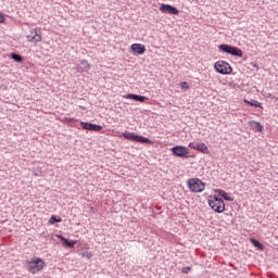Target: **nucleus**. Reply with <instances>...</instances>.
Masks as SVG:
<instances>
[{
	"label": "nucleus",
	"mask_w": 278,
	"mask_h": 278,
	"mask_svg": "<svg viewBox=\"0 0 278 278\" xmlns=\"http://www.w3.org/2000/svg\"><path fill=\"white\" fill-rule=\"evenodd\" d=\"M59 238H60V240H62V242H64L65 247H68L70 249L75 248V245L77 244V241L66 239L63 236H59Z\"/></svg>",
	"instance_id": "17"
},
{
	"label": "nucleus",
	"mask_w": 278,
	"mask_h": 278,
	"mask_svg": "<svg viewBox=\"0 0 278 278\" xmlns=\"http://www.w3.org/2000/svg\"><path fill=\"white\" fill-rule=\"evenodd\" d=\"M223 201L218 195H214L213 200H208V202H219Z\"/></svg>",
	"instance_id": "25"
},
{
	"label": "nucleus",
	"mask_w": 278,
	"mask_h": 278,
	"mask_svg": "<svg viewBox=\"0 0 278 278\" xmlns=\"http://www.w3.org/2000/svg\"><path fill=\"white\" fill-rule=\"evenodd\" d=\"M217 192L218 197H222L224 201H233V198L229 195L225 190L223 189H217L215 190Z\"/></svg>",
	"instance_id": "16"
},
{
	"label": "nucleus",
	"mask_w": 278,
	"mask_h": 278,
	"mask_svg": "<svg viewBox=\"0 0 278 278\" xmlns=\"http://www.w3.org/2000/svg\"><path fill=\"white\" fill-rule=\"evenodd\" d=\"M80 127L87 131H101L103 129V126L88 122H80Z\"/></svg>",
	"instance_id": "8"
},
{
	"label": "nucleus",
	"mask_w": 278,
	"mask_h": 278,
	"mask_svg": "<svg viewBox=\"0 0 278 278\" xmlns=\"http://www.w3.org/2000/svg\"><path fill=\"white\" fill-rule=\"evenodd\" d=\"M122 136L123 138H125V140H130L131 142H139L140 144H151V141L149 138H146L140 135H136L135 132H130L126 130L122 134Z\"/></svg>",
	"instance_id": "4"
},
{
	"label": "nucleus",
	"mask_w": 278,
	"mask_h": 278,
	"mask_svg": "<svg viewBox=\"0 0 278 278\" xmlns=\"http://www.w3.org/2000/svg\"><path fill=\"white\" fill-rule=\"evenodd\" d=\"M250 242L253 244V247L258 249V251H264V244L262 242H260V240L252 238V239H250Z\"/></svg>",
	"instance_id": "19"
},
{
	"label": "nucleus",
	"mask_w": 278,
	"mask_h": 278,
	"mask_svg": "<svg viewBox=\"0 0 278 278\" xmlns=\"http://www.w3.org/2000/svg\"><path fill=\"white\" fill-rule=\"evenodd\" d=\"M0 23H5V16H3V14L0 13Z\"/></svg>",
	"instance_id": "28"
},
{
	"label": "nucleus",
	"mask_w": 278,
	"mask_h": 278,
	"mask_svg": "<svg viewBox=\"0 0 278 278\" xmlns=\"http://www.w3.org/2000/svg\"><path fill=\"white\" fill-rule=\"evenodd\" d=\"M26 270L31 273V275H36V273L45 270V266H47V263L38 256L33 257L30 261H26Z\"/></svg>",
	"instance_id": "1"
},
{
	"label": "nucleus",
	"mask_w": 278,
	"mask_h": 278,
	"mask_svg": "<svg viewBox=\"0 0 278 278\" xmlns=\"http://www.w3.org/2000/svg\"><path fill=\"white\" fill-rule=\"evenodd\" d=\"M190 270H192V267H190V266H187V267H184V268H182V273H184L185 275H188V273H190Z\"/></svg>",
	"instance_id": "24"
},
{
	"label": "nucleus",
	"mask_w": 278,
	"mask_h": 278,
	"mask_svg": "<svg viewBox=\"0 0 278 278\" xmlns=\"http://www.w3.org/2000/svg\"><path fill=\"white\" fill-rule=\"evenodd\" d=\"M50 225H55V223H62V218H58V216L52 215L49 219Z\"/></svg>",
	"instance_id": "22"
},
{
	"label": "nucleus",
	"mask_w": 278,
	"mask_h": 278,
	"mask_svg": "<svg viewBox=\"0 0 278 278\" xmlns=\"http://www.w3.org/2000/svg\"><path fill=\"white\" fill-rule=\"evenodd\" d=\"M77 71L78 73H88L90 71V64L88 63V61L83 60L77 67Z\"/></svg>",
	"instance_id": "14"
},
{
	"label": "nucleus",
	"mask_w": 278,
	"mask_h": 278,
	"mask_svg": "<svg viewBox=\"0 0 278 278\" xmlns=\"http://www.w3.org/2000/svg\"><path fill=\"white\" fill-rule=\"evenodd\" d=\"M215 71L219 73V75H231V65L225 61H217L215 63Z\"/></svg>",
	"instance_id": "7"
},
{
	"label": "nucleus",
	"mask_w": 278,
	"mask_h": 278,
	"mask_svg": "<svg viewBox=\"0 0 278 278\" xmlns=\"http://www.w3.org/2000/svg\"><path fill=\"white\" fill-rule=\"evenodd\" d=\"M31 38H34V34L30 33L29 35H27L28 42H34V39Z\"/></svg>",
	"instance_id": "27"
},
{
	"label": "nucleus",
	"mask_w": 278,
	"mask_h": 278,
	"mask_svg": "<svg viewBox=\"0 0 278 278\" xmlns=\"http://www.w3.org/2000/svg\"><path fill=\"white\" fill-rule=\"evenodd\" d=\"M11 60H14V62L21 63L23 62V55L13 52L11 53Z\"/></svg>",
	"instance_id": "21"
},
{
	"label": "nucleus",
	"mask_w": 278,
	"mask_h": 278,
	"mask_svg": "<svg viewBox=\"0 0 278 278\" xmlns=\"http://www.w3.org/2000/svg\"><path fill=\"white\" fill-rule=\"evenodd\" d=\"M170 152L175 157L188 159L191 157L190 151L185 146H175L170 148Z\"/></svg>",
	"instance_id": "6"
},
{
	"label": "nucleus",
	"mask_w": 278,
	"mask_h": 278,
	"mask_svg": "<svg viewBox=\"0 0 278 278\" xmlns=\"http://www.w3.org/2000/svg\"><path fill=\"white\" fill-rule=\"evenodd\" d=\"M208 205L213 212H216L217 214H223L225 212V201L219 202H208Z\"/></svg>",
	"instance_id": "9"
},
{
	"label": "nucleus",
	"mask_w": 278,
	"mask_h": 278,
	"mask_svg": "<svg viewBox=\"0 0 278 278\" xmlns=\"http://www.w3.org/2000/svg\"><path fill=\"white\" fill-rule=\"evenodd\" d=\"M180 86H181L182 90H188L190 88V86H188V84L186 81L180 83Z\"/></svg>",
	"instance_id": "23"
},
{
	"label": "nucleus",
	"mask_w": 278,
	"mask_h": 278,
	"mask_svg": "<svg viewBox=\"0 0 278 278\" xmlns=\"http://www.w3.org/2000/svg\"><path fill=\"white\" fill-rule=\"evenodd\" d=\"M31 38H34V34L30 33L29 35H27L28 42H34V39Z\"/></svg>",
	"instance_id": "26"
},
{
	"label": "nucleus",
	"mask_w": 278,
	"mask_h": 278,
	"mask_svg": "<svg viewBox=\"0 0 278 278\" xmlns=\"http://www.w3.org/2000/svg\"><path fill=\"white\" fill-rule=\"evenodd\" d=\"M249 125H250L252 131L260 132V131L264 130V126H262V124L258 122L250 121Z\"/></svg>",
	"instance_id": "15"
},
{
	"label": "nucleus",
	"mask_w": 278,
	"mask_h": 278,
	"mask_svg": "<svg viewBox=\"0 0 278 278\" xmlns=\"http://www.w3.org/2000/svg\"><path fill=\"white\" fill-rule=\"evenodd\" d=\"M124 99H131L132 101H138L139 103H144V101H149L148 97L136 93H127L126 96H124Z\"/></svg>",
	"instance_id": "12"
},
{
	"label": "nucleus",
	"mask_w": 278,
	"mask_h": 278,
	"mask_svg": "<svg viewBox=\"0 0 278 278\" xmlns=\"http://www.w3.org/2000/svg\"><path fill=\"white\" fill-rule=\"evenodd\" d=\"M160 12H163V14H179V10L170 4H161Z\"/></svg>",
	"instance_id": "10"
},
{
	"label": "nucleus",
	"mask_w": 278,
	"mask_h": 278,
	"mask_svg": "<svg viewBox=\"0 0 278 278\" xmlns=\"http://www.w3.org/2000/svg\"><path fill=\"white\" fill-rule=\"evenodd\" d=\"M67 121H68V122H72V121H75V118L70 117V118H67Z\"/></svg>",
	"instance_id": "29"
},
{
	"label": "nucleus",
	"mask_w": 278,
	"mask_h": 278,
	"mask_svg": "<svg viewBox=\"0 0 278 278\" xmlns=\"http://www.w3.org/2000/svg\"><path fill=\"white\" fill-rule=\"evenodd\" d=\"M244 103H247V105H251V108H261L262 109V104L257 101V100H247L244 99Z\"/></svg>",
	"instance_id": "20"
},
{
	"label": "nucleus",
	"mask_w": 278,
	"mask_h": 278,
	"mask_svg": "<svg viewBox=\"0 0 278 278\" xmlns=\"http://www.w3.org/2000/svg\"><path fill=\"white\" fill-rule=\"evenodd\" d=\"M190 149H194V151H200V153H210V150L207 149V146L205 143H189Z\"/></svg>",
	"instance_id": "13"
},
{
	"label": "nucleus",
	"mask_w": 278,
	"mask_h": 278,
	"mask_svg": "<svg viewBox=\"0 0 278 278\" xmlns=\"http://www.w3.org/2000/svg\"><path fill=\"white\" fill-rule=\"evenodd\" d=\"M30 34H34V37H31L33 42L38 43V42H42V36L40 35V33H38V29H33L30 30Z\"/></svg>",
	"instance_id": "18"
},
{
	"label": "nucleus",
	"mask_w": 278,
	"mask_h": 278,
	"mask_svg": "<svg viewBox=\"0 0 278 278\" xmlns=\"http://www.w3.org/2000/svg\"><path fill=\"white\" fill-rule=\"evenodd\" d=\"M187 186L191 192H203L205 190V182L201 181L199 178H190L187 180Z\"/></svg>",
	"instance_id": "5"
},
{
	"label": "nucleus",
	"mask_w": 278,
	"mask_h": 278,
	"mask_svg": "<svg viewBox=\"0 0 278 278\" xmlns=\"http://www.w3.org/2000/svg\"><path fill=\"white\" fill-rule=\"evenodd\" d=\"M219 51L223 53H227L228 55H235V58H242L244 55V52L238 47L229 46L227 43H222L218 46Z\"/></svg>",
	"instance_id": "2"
},
{
	"label": "nucleus",
	"mask_w": 278,
	"mask_h": 278,
	"mask_svg": "<svg viewBox=\"0 0 278 278\" xmlns=\"http://www.w3.org/2000/svg\"><path fill=\"white\" fill-rule=\"evenodd\" d=\"M219 51L223 53H227L228 55H235V58H242L244 55V52L238 47L229 46L227 43H222L218 46Z\"/></svg>",
	"instance_id": "3"
},
{
	"label": "nucleus",
	"mask_w": 278,
	"mask_h": 278,
	"mask_svg": "<svg viewBox=\"0 0 278 278\" xmlns=\"http://www.w3.org/2000/svg\"><path fill=\"white\" fill-rule=\"evenodd\" d=\"M131 52L136 53L137 55H144V53L147 52V47H144V45L141 43H132L130 46Z\"/></svg>",
	"instance_id": "11"
}]
</instances>
